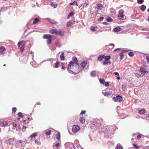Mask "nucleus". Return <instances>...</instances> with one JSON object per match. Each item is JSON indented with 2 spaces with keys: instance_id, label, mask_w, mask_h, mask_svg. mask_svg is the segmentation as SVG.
I'll return each mask as SVG.
<instances>
[{
  "instance_id": "obj_1",
  "label": "nucleus",
  "mask_w": 149,
  "mask_h": 149,
  "mask_svg": "<svg viewBox=\"0 0 149 149\" xmlns=\"http://www.w3.org/2000/svg\"><path fill=\"white\" fill-rule=\"evenodd\" d=\"M50 33L52 34H55L57 36H60L62 38H63L65 36V31L62 29H60L58 30L53 29L50 30Z\"/></svg>"
},
{
  "instance_id": "obj_32",
  "label": "nucleus",
  "mask_w": 149,
  "mask_h": 149,
  "mask_svg": "<svg viewBox=\"0 0 149 149\" xmlns=\"http://www.w3.org/2000/svg\"><path fill=\"white\" fill-rule=\"evenodd\" d=\"M37 134L36 132H35L31 134L30 136V137L31 139L33 138L37 135Z\"/></svg>"
},
{
  "instance_id": "obj_53",
  "label": "nucleus",
  "mask_w": 149,
  "mask_h": 149,
  "mask_svg": "<svg viewBox=\"0 0 149 149\" xmlns=\"http://www.w3.org/2000/svg\"><path fill=\"white\" fill-rule=\"evenodd\" d=\"M26 128V127L24 125L23 126V127L22 128V130L23 132H24L25 131V129Z\"/></svg>"
},
{
  "instance_id": "obj_49",
  "label": "nucleus",
  "mask_w": 149,
  "mask_h": 149,
  "mask_svg": "<svg viewBox=\"0 0 149 149\" xmlns=\"http://www.w3.org/2000/svg\"><path fill=\"white\" fill-rule=\"evenodd\" d=\"M111 95V93L110 92H106V94H105V96H110Z\"/></svg>"
},
{
  "instance_id": "obj_62",
  "label": "nucleus",
  "mask_w": 149,
  "mask_h": 149,
  "mask_svg": "<svg viewBox=\"0 0 149 149\" xmlns=\"http://www.w3.org/2000/svg\"><path fill=\"white\" fill-rule=\"evenodd\" d=\"M86 112V111H82L80 113L81 114H84Z\"/></svg>"
},
{
  "instance_id": "obj_16",
  "label": "nucleus",
  "mask_w": 149,
  "mask_h": 149,
  "mask_svg": "<svg viewBox=\"0 0 149 149\" xmlns=\"http://www.w3.org/2000/svg\"><path fill=\"white\" fill-rule=\"evenodd\" d=\"M146 112V110L144 109H142L139 110L138 111V113L140 114H143Z\"/></svg>"
},
{
  "instance_id": "obj_22",
  "label": "nucleus",
  "mask_w": 149,
  "mask_h": 149,
  "mask_svg": "<svg viewBox=\"0 0 149 149\" xmlns=\"http://www.w3.org/2000/svg\"><path fill=\"white\" fill-rule=\"evenodd\" d=\"M111 64V63L110 61H103V64L104 65H110Z\"/></svg>"
},
{
  "instance_id": "obj_56",
  "label": "nucleus",
  "mask_w": 149,
  "mask_h": 149,
  "mask_svg": "<svg viewBox=\"0 0 149 149\" xmlns=\"http://www.w3.org/2000/svg\"><path fill=\"white\" fill-rule=\"evenodd\" d=\"M104 84H105V86H107V87L109 86V83L108 82H105V83L104 82Z\"/></svg>"
},
{
  "instance_id": "obj_44",
  "label": "nucleus",
  "mask_w": 149,
  "mask_h": 149,
  "mask_svg": "<svg viewBox=\"0 0 149 149\" xmlns=\"http://www.w3.org/2000/svg\"><path fill=\"white\" fill-rule=\"evenodd\" d=\"M120 117L122 118H124L125 117V115L124 113H122L120 115Z\"/></svg>"
},
{
  "instance_id": "obj_17",
  "label": "nucleus",
  "mask_w": 149,
  "mask_h": 149,
  "mask_svg": "<svg viewBox=\"0 0 149 149\" xmlns=\"http://www.w3.org/2000/svg\"><path fill=\"white\" fill-rule=\"evenodd\" d=\"M121 28L119 27H116L114 28L113 31L115 32H117L121 31Z\"/></svg>"
},
{
  "instance_id": "obj_50",
  "label": "nucleus",
  "mask_w": 149,
  "mask_h": 149,
  "mask_svg": "<svg viewBox=\"0 0 149 149\" xmlns=\"http://www.w3.org/2000/svg\"><path fill=\"white\" fill-rule=\"evenodd\" d=\"M12 112H13L15 113L17 110V109L16 107H14L12 108Z\"/></svg>"
},
{
  "instance_id": "obj_35",
  "label": "nucleus",
  "mask_w": 149,
  "mask_h": 149,
  "mask_svg": "<svg viewBox=\"0 0 149 149\" xmlns=\"http://www.w3.org/2000/svg\"><path fill=\"white\" fill-rule=\"evenodd\" d=\"M120 59L122 60L124 57V54L123 52H120Z\"/></svg>"
},
{
  "instance_id": "obj_30",
  "label": "nucleus",
  "mask_w": 149,
  "mask_h": 149,
  "mask_svg": "<svg viewBox=\"0 0 149 149\" xmlns=\"http://www.w3.org/2000/svg\"><path fill=\"white\" fill-rule=\"evenodd\" d=\"M107 21L109 22H112L113 21V19L110 17H107L106 18Z\"/></svg>"
},
{
  "instance_id": "obj_24",
  "label": "nucleus",
  "mask_w": 149,
  "mask_h": 149,
  "mask_svg": "<svg viewBox=\"0 0 149 149\" xmlns=\"http://www.w3.org/2000/svg\"><path fill=\"white\" fill-rule=\"evenodd\" d=\"M102 6L101 4V3L98 4H97V9H100V10H101V9H102Z\"/></svg>"
},
{
  "instance_id": "obj_18",
  "label": "nucleus",
  "mask_w": 149,
  "mask_h": 149,
  "mask_svg": "<svg viewBox=\"0 0 149 149\" xmlns=\"http://www.w3.org/2000/svg\"><path fill=\"white\" fill-rule=\"evenodd\" d=\"M60 58L61 60L63 61L65 60V56L64 52H62L60 55Z\"/></svg>"
},
{
  "instance_id": "obj_25",
  "label": "nucleus",
  "mask_w": 149,
  "mask_h": 149,
  "mask_svg": "<svg viewBox=\"0 0 149 149\" xmlns=\"http://www.w3.org/2000/svg\"><path fill=\"white\" fill-rule=\"evenodd\" d=\"M72 23V22L71 21H70V20L69 21L66 23V26L68 27L70 26L71 25Z\"/></svg>"
},
{
  "instance_id": "obj_43",
  "label": "nucleus",
  "mask_w": 149,
  "mask_h": 149,
  "mask_svg": "<svg viewBox=\"0 0 149 149\" xmlns=\"http://www.w3.org/2000/svg\"><path fill=\"white\" fill-rule=\"evenodd\" d=\"M137 2L139 4H142L143 3L144 0H137Z\"/></svg>"
},
{
  "instance_id": "obj_12",
  "label": "nucleus",
  "mask_w": 149,
  "mask_h": 149,
  "mask_svg": "<svg viewBox=\"0 0 149 149\" xmlns=\"http://www.w3.org/2000/svg\"><path fill=\"white\" fill-rule=\"evenodd\" d=\"M75 147L73 145H70L68 146H66L65 149H74Z\"/></svg>"
},
{
  "instance_id": "obj_19",
  "label": "nucleus",
  "mask_w": 149,
  "mask_h": 149,
  "mask_svg": "<svg viewBox=\"0 0 149 149\" xmlns=\"http://www.w3.org/2000/svg\"><path fill=\"white\" fill-rule=\"evenodd\" d=\"M14 141V138H10L8 139V141L10 145H12L13 143V142Z\"/></svg>"
},
{
  "instance_id": "obj_3",
  "label": "nucleus",
  "mask_w": 149,
  "mask_h": 149,
  "mask_svg": "<svg viewBox=\"0 0 149 149\" xmlns=\"http://www.w3.org/2000/svg\"><path fill=\"white\" fill-rule=\"evenodd\" d=\"M73 63L72 64V68L74 69V70L77 71L79 69V65L76 61H72Z\"/></svg>"
},
{
  "instance_id": "obj_5",
  "label": "nucleus",
  "mask_w": 149,
  "mask_h": 149,
  "mask_svg": "<svg viewBox=\"0 0 149 149\" xmlns=\"http://www.w3.org/2000/svg\"><path fill=\"white\" fill-rule=\"evenodd\" d=\"M124 11L122 10H120L119 12L118 19L120 20H123L124 18L123 15Z\"/></svg>"
},
{
  "instance_id": "obj_54",
  "label": "nucleus",
  "mask_w": 149,
  "mask_h": 149,
  "mask_svg": "<svg viewBox=\"0 0 149 149\" xmlns=\"http://www.w3.org/2000/svg\"><path fill=\"white\" fill-rule=\"evenodd\" d=\"M146 58L147 60V62L148 63H149V56H146Z\"/></svg>"
},
{
  "instance_id": "obj_39",
  "label": "nucleus",
  "mask_w": 149,
  "mask_h": 149,
  "mask_svg": "<svg viewBox=\"0 0 149 149\" xmlns=\"http://www.w3.org/2000/svg\"><path fill=\"white\" fill-rule=\"evenodd\" d=\"M51 131L50 130L48 131H47L45 133V134L47 136H48L51 134Z\"/></svg>"
},
{
  "instance_id": "obj_48",
  "label": "nucleus",
  "mask_w": 149,
  "mask_h": 149,
  "mask_svg": "<svg viewBox=\"0 0 149 149\" xmlns=\"http://www.w3.org/2000/svg\"><path fill=\"white\" fill-rule=\"evenodd\" d=\"M134 53L133 52H130L128 53L129 55L130 56H132L134 55Z\"/></svg>"
},
{
  "instance_id": "obj_64",
  "label": "nucleus",
  "mask_w": 149,
  "mask_h": 149,
  "mask_svg": "<svg viewBox=\"0 0 149 149\" xmlns=\"http://www.w3.org/2000/svg\"><path fill=\"white\" fill-rule=\"evenodd\" d=\"M103 24H105V25H107L108 24V23L106 22H103L102 23Z\"/></svg>"
},
{
  "instance_id": "obj_29",
  "label": "nucleus",
  "mask_w": 149,
  "mask_h": 149,
  "mask_svg": "<svg viewBox=\"0 0 149 149\" xmlns=\"http://www.w3.org/2000/svg\"><path fill=\"white\" fill-rule=\"evenodd\" d=\"M60 134L59 132H58L56 136V138L58 140H59L60 138Z\"/></svg>"
},
{
  "instance_id": "obj_33",
  "label": "nucleus",
  "mask_w": 149,
  "mask_h": 149,
  "mask_svg": "<svg viewBox=\"0 0 149 149\" xmlns=\"http://www.w3.org/2000/svg\"><path fill=\"white\" fill-rule=\"evenodd\" d=\"M115 149H123V147L119 145V144H118L116 146Z\"/></svg>"
},
{
  "instance_id": "obj_47",
  "label": "nucleus",
  "mask_w": 149,
  "mask_h": 149,
  "mask_svg": "<svg viewBox=\"0 0 149 149\" xmlns=\"http://www.w3.org/2000/svg\"><path fill=\"white\" fill-rule=\"evenodd\" d=\"M22 142H23V141L21 140H19L17 141H16L15 143L17 144H18L19 143H22Z\"/></svg>"
},
{
  "instance_id": "obj_8",
  "label": "nucleus",
  "mask_w": 149,
  "mask_h": 149,
  "mask_svg": "<svg viewBox=\"0 0 149 149\" xmlns=\"http://www.w3.org/2000/svg\"><path fill=\"white\" fill-rule=\"evenodd\" d=\"M18 45L20 48L21 52H23L24 48L25 45L24 44H22V42L20 41L18 42Z\"/></svg>"
},
{
  "instance_id": "obj_51",
  "label": "nucleus",
  "mask_w": 149,
  "mask_h": 149,
  "mask_svg": "<svg viewBox=\"0 0 149 149\" xmlns=\"http://www.w3.org/2000/svg\"><path fill=\"white\" fill-rule=\"evenodd\" d=\"M17 124L15 123H13V129H15L16 128V127L17 126Z\"/></svg>"
},
{
  "instance_id": "obj_6",
  "label": "nucleus",
  "mask_w": 149,
  "mask_h": 149,
  "mask_svg": "<svg viewBox=\"0 0 149 149\" xmlns=\"http://www.w3.org/2000/svg\"><path fill=\"white\" fill-rule=\"evenodd\" d=\"M79 127L78 125H74L72 127V131L73 133H76L79 130Z\"/></svg>"
},
{
  "instance_id": "obj_7",
  "label": "nucleus",
  "mask_w": 149,
  "mask_h": 149,
  "mask_svg": "<svg viewBox=\"0 0 149 149\" xmlns=\"http://www.w3.org/2000/svg\"><path fill=\"white\" fill-rule=\"evenodd\" d=\"M73 63L72 61H70L68 65V67L67 68V70L69 73L72 74H75V72L71 70H70V69L71 67H72V64Z\"/></svg>"
},
{
  "instance_id": "obj_21",
  "label": "nucleus",
  "mask_w": 149,
  "mask_h": 149,
  "mask_svg": "<svg viewBox=\"0 0 149 149\" xmlns=\"http://www.w3.org/2000/svg\"><path fill=\"white\" fill-rule=\"evenodd\" d=\"M111 58V56L110 55L105 56L104 55V58L106 61H108Z\"/></svg>"
},
{
  "instance_id": "obj_4",
  "label": "nucleus",
  "mask_w": 149,
  "mask_h": 149,
  "mask_svg": "<svg viewBox=\"0 0 149 149\" xmlns=\"http://www.w3.org/2000/svg\"><path fill=\"white\" fill-rule=\"evenodd\" d=\"M112 99L113 101L115 102H120L123 100L122 97L119 95L117 96L116 97H113Z\"/></svg>"
},
{
  "instance_id": "obj_45",
  "label": "nucleus",
  "mask_w": 149,
  "mask_h": 149,
  "mask_svg": "<svg viewBox=\"0 0 149 149\" xmlns=\"http://www.w3.org/2000/svg\"><path fill=\"white\" fill-rule=\"evenodd\" d=\"M36 63V62L35 61H34L33 62H31L30 63V64L33 67H35V66H34V65Z\"/></svg>"
},
{
  "instance_id": "obj_10",
  "label": "nucleus",
  "mask_w": 149,
  "mask_h": 149,
  "mask_svg": "<svg viewBox=\"0 0 149 149\" xmlns=\"http://www.w3.org/2000/svg\"><path fill=\"white\" fill-rule=\"evenodd\" d=\"M6 50L5 48L3 46H1L0 47V55L3 54L4 51Z\"/></svg>"
},
{
  "instance_id": "obj_14",
  "label": "nucleus",
  "mask_w": 149,
  "mask_h": 149,
  "mask_svg": "<svg viewBox=\"0 0 149 149\" xmlns=\"http://www.w3.org/2000/svg\"><path fill=\"white\" fill-rule=\"evenodd\" d=\"M40 141V137L38 138L35 139V143L37 144L38 145H40L41 144V143Z\"/></svg>"
},
{
  "instance_id": "obj_59",
  "label": "nucleus",
  "mask_w": 149,
  "mask_h": 149,
  "mask_svg": "<svg viewBox=\"0 0 149 149\" xmlns=\"http://www.w3.org/2000/svg\"><path fill=\"white\" fill-rule=\"evenodd\" d=\"M56 147V148H58L59 146V143H58L55 145Z\"/></svg>"
},
{
  "instance_id": "obj_52",
  "label": "nucleus",
  "mask_w": 149,
  "mask_h": 149,
  "mask_svg": "<svg viewBox=\"0 0 149 149\" xmlns=\"http://www.w3.org/2000/svg\"><path fill=\"white\" fill-rule=\"evenodd\" d=\"M72 60L74 61H76L77 63L78 61L77 58L75 56H74L72 58Z\"/></svg>"
},
{
  "instance_id": "obj_2",
  "label": "nucleus",
  "mask_w": 149,
  "mask_h": 149,
  "mask_svg": "<svg viewBox=\"0 0 149 149\" xmlns=\"http://www.w3.org/2000/svg\"><path fill=\"white\" fill-rule=\"evenodd\" d=\"M44 39H47V42L48 44H50L52 41V36L50 35L45 34L43 37Z\"/></svg>"
},
{
  "instance_id": "obj_55",
  "label": "nucleus",
  "mask_w": 149,
  "mask_h": 149,
  "mask_svg": "<svg viewBox=\"0 0 149 149\" xmlns=\"http://www.w3.org/2000/svg\"><path fill=\"white\" fill-rule=\"evenodd\" d=\"M90 29L92 31H95V28L93 26Z\"/></svg>"
},
{
  "instance_id": "obj_60",
  "label": "nucleus",
  "mask_w": 149,
  "mask_h": 149,
  "mask_svg": "<svg viewBox=\"0 0 149 149\" xmlns=\"http://www.w3.org/2000/svg\"><path fill=\"white\" fill-rule=\"evenodd\" d=\"M141 137V135L138 134L137 137V139H139Z\"/></svg>"
},
{
  "instance_id": "obj_57",
  "label": "nucleus",
  "mask_w": 149,
  "mask_h": 149,
  "mask_svg": "<svg viewBox=\"0 0 149 149\" xmlns=\"http://www.w3.org/2000/svg\"><path fill=\"white\" fill-rule=\"evenodd\" d=\"M122 89L123 91H125V85H122Z\"/></svg>"
},
{
  "instance_id": "obj_28",
  "label": "nucleus",
  "mask_w": 149,
  "mask_h": 149,
  "mask_svg": "<svg viewBox=\"0 0 149 149\" xmlns=\"http://www.w3.org/2000/svg\"><path fill=\"white\" fill-rule=\"evenodd\" d=\"M146 6L144 5H142L141 6V9L142 11H144L146 9Z\"/></svg>"
},
{
  "instance_id": "obj_11",
  "label": "nucleus",
  "mask_w": 149,
  "mask_h": 149,
  "mask_svg": "<svg viewBox=\"0 0 149 149\" xmlns=\"http://www.w3.org/2000/svg\"><path fill=\"white\" fill-rule=\"evenodd\" d=\"M8 124V123L7 121H3L0 122V126L2 127H4L6 126Z\"/></svg>"
},
{
  "instance_id": "obj_61",
  "label": "nucleus",
  "mask_w": 149,
  "mask_h": 149,
  "mask_svg": "<svg viewBox=\"0 0 149 149\" xmlns=\"http://www.w3.org/2000/svg\"><path fill=\"white\" fill-rule=\"evenodd\" d=\"M104 17H100L99 19L98 20L100 21H102V20L104 19Z\"/></svg>"
},
{
  "instance_id": "obj_31",
  "label": "nucleus",
  "mask_w": 149,
  "mask_h": 149,
  "mask_svg": "<svg viewBox=\"0 0 149 149\" xmlns=\"http://www.w3.org/2000/svg\"><path fill=\"white\" fill-rule=\"evenodd\" d=\"M7 9V7H5L4 6L2 7L0 10V12L5 11Z\"/></svg>"
},
{
  "instance_id": "obj_58",
  "label": "nucleus",
  "mask_w": 149,
  "mask_h": 149,
  "mask_svg": "<svg viewBox=\"0 0 149 149\" xmlns=\"http://www.w3.org/2000/svg\"><path fill=\"white\" fill-rule=\"evenodd\" d=\"M61 65H62L61 69L64 70L65 69V66L63 63H62Z\"/></svg>"
},
{
  "instance_id": "obj_13",
  "label": "nucleus",
  "mask_w": 149,
  "mask_h": 149,
  "mask_svg": "<svg viewBox=\"0 0 149 149\" xmlns=\"http://www.w3.org/2000/svg\"><path fill=\"white\" fill-rule=\"evenodd\" d=\"M103 58H104V55H100L98 57L97 60L99 61H101Z\"/></svg>"
},
{
  "instance_id": "obj_38",
  "label": "nucleus",
  "mask_w": 149,
  "mask_h": 149,
  "mask_svg": "<svg viewBox=\"0 0 149 149\" xmlns=\"http://www.w3.org/2000/svg\"><path fill=\"white\" fill-rule=\"evenodd\" d=\"M17 116L21 118H23L24 117V116L22 115V113L21 112H19L17 114Z\"/></svg>"
},
{
  "instance_id": "obj_26",
  "label": "nucleus",
  "mask_w": 149,
  "mask_h": 149,
  "mask_svg": "<svg viewBox=\"0 0 149 149\" xmlns=\"http://www.w3.org/2000/svg\"><path fill=\"white\" fill-rule=\"evenodd\" d=\"M55 45L58 47H60L61 45L60 44V42L58 40H56L55 42Z\"/></svg>"
},
{
  "instance_id": "obj_63",
  "label": "nucleus",
  "mask_w": 149,
  "mask_h": 149,
  "mask_svg": "<svg viewBox=\"0 0 149 149\" xmlns=\"http://www.w3.org/2000/svg\"><path fill=\"white\" fill-rule=\"evenodd\" d=\"M114 73L116 75L118 76L119 75L118 73L117 72H115Z\"/></svg>"
},
{
  "instance_id": "obj_9",
  "label": "nucleus",
  "mask_w": 149,
  "mask_h": 149,
  "mask_svg": "<svg viewBox=\"0 0 149 149\" xmlns=\"http://www.w3.org/2000/svg\"><path fill=\"white\" fill-rule=\"evenodd\" d=\"M140 70L141 72V74H143L142 76L145 75L146 73L148 74V72L144 68L141 67L140 69Z\"/></svg>"
},
{
  "instance_id": "obj_34",
  "label": "nucleus",
  "mask_w": 149,
  "mask_h": 149,
  "mask_svg": "<svg viewBox=\"0 0 149 149\" xmlns=\"http://www.w3.org/2000/svg\"><path fill=\"white\" fill-rule=\"evenodd\" d=\"M39 19L37 18H35L34 19L33 23L34 24H37L39 21Z\"/></svg>"
},
{
  "instance_id": "obj_40",
  "label": "nucleus",
  "mask_w": 149,
  "mask_h": 149,
  "mask_svg": "<svg viewBox=\"0 0 149 149\" xmlns=\"http://www.w3.org/2000/svg\"><path fill=\"white\" fill-rule=\"evenodd\" d=\"M74 14V13L72 12H71L68 15L67 19H68L69 17L72 16Z\"/></svg>"
},
{
  "instance_id": "obj_41",
  "label": "nucleus",
  "mask_w": 149,
  "mask_h": 149,
  "mask_svg": "<svg viewBox=\"0 0 149 149\" xmlns=\"http://www.w3.org/2000/svg\"><path fill=\"white\" fill-rule=\"evenodd\" d=\"M133 147L136 149H139V146L137 145L135 143L133 144Z\"/></svg>"
},
{
  "instance_id": "obj_46",
  "label": "nucleus",
  "mask_w": 149,
  "mask_h": 149,
  "mask_svg": "<svg viewBox=\"0 0 149 149\" xmlns=\"http://www.w3.org/2000/svg\"><path fill=\"white\" fill-rule=\"evenodd\" d=\"M59 65V63L58 62H57L55 64V68H57L58 67V65Z\"/></svg>"
},
{
  "instance_id": "obj_15",
  "label": "nucleus",
  "mask_w": 149,
  "mask_h": 149,
  "mask_svg": "<svg viewBox=\"0 0 149 149\" xmlns=\"http://www.w3.org/2000/svg\"><path fill=\"white\" fill-rule=\"evenodd\" d=\"M87 64V62L86 61H83L81 63V66L83 68H84L85 66H86Z\"/></svg>"
},
{
  "instance_id": "obj_23",
  "label": "nucleus",
  "mask_w": 149,
  "mask_h": 149,
  "mask_svg": "<svg viewBox=\"0 0 149 149\" xmlns=\"http://www.w3.org/2000/svg\"><path fill=\"white\" fill-rule=\"evenodd\" d=\"M88 1H85L83 5V7L86 8L88 5Z\"/></svg>"
},
{
  "instance_id": "obj_37",
  "label": "nucleus",
  "mask_w": 149,
  "mask_h": 149,
  "mask_svg": "<svg viewBox=\"0 0 149 149\" xmlns=\"http://www.w3.org/2000/svg\"><path fill=\"white\" fill-rule=\"evenodd\" d=\"M79 120L80 122L83 123L85 122V120L83 117H81L79 119Z\"/></svg>"
},
{
  "instance_id": "obj_42",
  "label": "nucleus",
  "mask_w": 149,
  "mask_h": 149,
  "mask_svg": "<svg viewBox=\"0 0 149 149\" xmlns=\"http://www.w3.org/2000/svg\"><path fill=\"white\" fill-rule=\"evenodd\" d=\"M99 81L102 84H104L105 82V80L104 79H100Z\"/></svg>"
},
{
  "instance_id": "obj_20",
  "label": "nucleus",
  "mask_w": 149,
  "mask_h": 149,
  "mask_svg": "<svg viewBox=\"0 0 149 149\" xmlns=\"http://www.w3.org/2000/svg\"><path fill=\"white\" fill-rule=\"evenodd\" d=\"M90 75L92 77H94L96 76V72L95 71H93L91 72Z\"/></svg>"
},
{
  "instance_id": "obj_27",
  "label": "nucleus",
  "mask_w": 149,
  "mask_h": 149,
  "mask_svg": "<svg viewBox=\"0 0 149 149\" xmlns=\"http://www.w3.org/2000/svg\"><path fill=\"white\" fill-rule=\"evenodd\" d=\"M51 6L54 7V8H56L57 7V4L54 2H52L51 3Z\"/></svg>"
},
{
  "instance_id": "obj_36",
  "label": "nucleus",
  "mask_w": 149,
  "mask_h": 149,
  "mask_svg": "<svg viewBox=\"0 0 149 149\" xmlns=\"http://www.w3.org/2000/svg\"><path fill=\"white\" fill-rule=\"evenodd\" d=\"M70 5H72L74 4H75L76 6H78L77 2V1H74L72 3H69Z\"/></svg>"
}]
</instances>
